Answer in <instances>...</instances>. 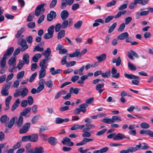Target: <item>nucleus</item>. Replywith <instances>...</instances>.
<instances>
[{
  "label": "nucleus",
  "mask_w": 153,
  "mask_h": 153,
  "mask_svg": "<svg viewBox=\"0 0 153 153\" xmlns=\"http://www.w3.org/2000/svg\"><path fill=\"white\" fill-rule=\"evenodd\" d=\"M57 3V0H52L51 2L49 7L51 8H54L56 5Z\"/></svg>",
  "instance_id": "6e6d98bb"
},
{
  "label": "nucleus",
  "mask_w": 153,
  "mask_h": 153,
  "mask_svg": "<svg viewBox=\"0 0 153 153\" xmlns=\"http://www.w3.org/2000/svg\"><path fill=\"white\" fill-rule=\"evenodd\" d=\"M45 5V3H43L37 6L35 12V14L36 16H38L40 15L41 11L42 9L44 7Z\"/></svg>",
  "instance_id": "6e6552de"
},
{
  "label": "nucleus",
  "mask_w": 153,
  "mask_h": 153,
  "mask_svg": "<svg viewBox=\"0 0 153 153\" xmlns=\"http://www.w3.org/2000/svg\"><path fill=\"white\" fill-rule=\"evenodd\" d=\"M15 121V117H13L10 119L8 124H7V123H5V126L6 127H7L9 128H12L14 124Z\"/></svg>",
  "instance_id": "dca6fc26"
},
{
  "label": "nucleus",
  "mask_w": 153,
  "mask_h": 153,
  "mask_svg": "<svg viewBox=\"0 0 153 153\" xmlns=\"http://www.w3.org/2000/svg\"><path fill=\"white\" fill-rule=\"evenodd\" d=\"M107 130L106 129L103 128L102 130L98 131L96 134L97 136H99L104 134Z\"/></svg>",
  "instance_id": "774afa93"
},
{
  "label": "nucleus",
  "mask_w": 153,
  "mask_h": 153,
  "mask_svg": "<svg viewBox=\"0 0 153 153\" xmlns=\"http://www.w3.org/2000/svg\"><path fill=\"white\" fill-rule=\"evenodd\" d=\"M137 1L138 4L145 5L148 3L149 0H137Z\"/></svg>",
  "instance_id": "4d7b16f0"
},
{
  "label": "nucleus",
  "mask_w": 153,
  "mask_h": 153,
  "mask_svg": "<svg viewBox=\"0 0 153 153\" xmlns=\"http://www.w3.org/2000/svg\"><path fill=\"white\" fill-rule=\"evenodd\" d=\"M128 66L130 70L131 71H135L136 70V67L130 62L128 63Z\"/></svg>",
  "instance_id": "13d9d810"
},
{
  "label": "nucleus",
  "mask_w": 153,
  "mask_h": 153,
  "mask_svg": "<svg viewBox=\"0 0 153 153\" xmlns=\"http://www.w3.org/2000/svg\"><path fill=\"white\" fill-rule=\"evenodd\" d=\"M48 140L49 143H55L57 142V139L54 137H50Z\"/></svg>",
  "instance_id": "72a5a7b5"
},
{
  "label": "nucleus",
  "mask_w": 153,
  "mask_h": 153,
  "mask_svg": "<svg viewBox=\"0 0 153 153\" xmlns=\"http://www.w3.org/2000/svg\"><path fill=\"white\" fill-rule=\"evenodd\" d=\"M14 49L13 47H10L4 54L3 56L6 57L7 56L10 55L13 52Z\"/></svg>",
  "instance_id": "a878e982"
},
{
  "label": "nucleus",
  "mask_w": 153,
  "mask_h": 153,
  "mask_svg": "<svg viewBox=\"0 0 153 153\" xmlns=\"http://www.w3.org/2000/svg\"><path fill=\"white\" fill-rule=\"evenodd\" d=\"M29 56L28 54L25 53L24 54L23 57V62H24L25 64H28L29 63Z\"/></svg>",
  "instance_id": "c85d7f7f"
},
{
  "label": "nucleus",
  "mask_w": 153,
  "mask_h": 153,
  "mask_svg": "<svg viewBox=\"0 0 153 153\" xmlns=\"http://www.w3.org/2000/svg\"><path fill=\"white\" fill-rule=\"evenodd\" d=\"M101 121L107 124L112 123L111 118H104L100 120Z\"/></svg>",
  "instance_id": "09e8293b"
},
{
  "label": "nucleus",
  "mask_w": 153,
  "mask_h": 153,
  "mask_svg": "<svg viewBox=\"0 0 153 153\" xmlns=\"http://www.w3.org/2000/svg\"><path fill=\"white\" fill-rule=\"evenodd\" d=\"M128 37V33L127 32H125L117 36V38L120 40H123L126 39Z\"/></svg>",
  "instance_id": "a211bd4d"
},
{
  "label": "nucleus",
  "mask_w": 153,
  "mask_h": 153,
  "mask_svg": "<svg viewBox=\"0 0 153 153\" xmlns=\"http://www.w3.org/2000/svg\"><path fill=\"white\" fill-rule=\"evenodd\" d=\"M117 25V24L116 22L114 23L109 28L108 30V33H110L112 32L116 27Z\"/></svg>",
  "instance_id": "c03bdc74"
},
{
  "label": "nucleus",
  "mask_w": 153,
  "mask_h": 153,
  "mask_svg": "<svg viewBox=\"0 0 153 153\" xmlns=\"http://www.w3.org/2000/svg\"><path fill=\"white\" fill-rule=\"evenodd\" d=\"M46 69L43 68H41L39 72V79H42L45 76L46 73Z\"/></svg>",
  "instance_id": "aec40b11"
},
{
  "label": "nucleus",
  "mask_w": 153,
  "mask_h": 153,
  "mask_svg": "<svg viewBox=\"0 0 153 153\" xmlns=\"http://www.w3.org/2000/svg\"><path fill=\"white\" fill-rule=\"evenodd\" d=\"M25 73V71H22L19 72L17 74L16 77L17 79H21L24 76Z\"/></svg>",
  "instance_id": "79ce46f5"
},
{
  "label": "nucleus",
  "mask_w": 153,
  "mask_h": 153,
  "mask_svg": "<svg viewBox=\"0 0 153 153\" xmlns=\"http://www.w3.org/2000/svg\"><path fill=\"white\" fill-rule=\"evenodd\" d=\"M51 51L50 48H48L44 52L42 53V54L45 56V58L48 59H50V58L49 56L51 53Z\"/></svg>",
  "instance_id": "393cba45"
},
{
  "label": "nucleus",
  "mask_w": 153,
  "mask_h": 153,
  "mask_svg": "<svg viewBox=\"0 0 153 153\" xmlns=\"http://www.w3.org/2000/svg\"><path fill=\"white\" fill-rule=\"evenodd\" d=\"M64 21L61 24L62 29H65L68 26H71L72 25L73 22L71 18H69L68 20H63Z\"/></svg>",
  "instance_id": "0eeeda50"
},
{
  "label": "nucleus",
  "mask_w": 153,
  "mask_h": 153,
  "mask_svg": "<svg viewBox=\"0 0 153 153\" xmlns=\"http://www.w3.org/2000/svg\"><path fill=\"white\" fill-rule=\"evenodd\" d=\"M99 23H101L102 24H104V21L101 19H96L94 21V23H93V26L94 27H96L98 26L99 25Z\"/></svg>",
  "instance_id": "bb28decb"
},
{
  "label": "nucleus",
  "mask_w": 153,
  "mask_h": 153,
  "mask_svg": "<svg viewBox=\"0 0 153 153\" xmlns=\"http://www.w3.org/2000/svg\"><path fill=\"white\" fill-rule=\"evenodd\" d=\"M42 55L41 54L37 53L34 55L33 57L32 60L34 62H37L39 59L41 58L42 57Z\"/></svg>",
  "instance_id": "cd10ccee"
},
{
  "label": "nucleus",
  "mask_w": 153,
  "mask_h": 153,
  "mask_svg": "<svg viewBox=\"0 0 153 153\" xmlns=\"http://www.w3.org/2000/svg\"><path fill=\"white\" fill-rule=\"evenodd\" d=\"M10 119L9 117L7 115H4L1 116L0 118V121L2 123H7Z\"/></svg>",
  "instance_id": "c756f323"
},
{
  "label": "nucleus",
  "mask_w": 153,
  "mask_h": 153,
  "mask_svg": "<svg viewBox=\"0 0 153 153\" xmlns=\"http://www.w3.org/2000/svg\"><path fill=\"white\" fill-rule=\"evenodd\" d=\"M126 138L125 135L122 133H119L114 135L113 137V139L116 140H121Z\"/></svg>",
  "instance_id": "f3484780"
},
{
  "label": "nucleus",
  "mask_w": 153,
  "mask_h": 153,
  "mask_svg": "<svg viewBox=\"0 0 153 153\" xmlns=\"http://www.w3.org/2000/svg\"><path fill=\"white\" fill-rule=\"evenodd\" d=\"M61 3L60 8L62 9H65L67 5H71L74 1V0H61Z\"/></svg>",
  "instance_id": "39448f33"
},
{
  "label": "nucleus",
  "mask_w": 153,
  "mask_h": 153,
  "mask_svg": "<svg viewBox=\"0 0 153 153\" xmlns=\"http://www.w3.org/2000/svg\"><path fill=\"white\" fill-rule=\"evenodd\" d=\"M16 57H12L10 58L8 61V63L10 65H11L13 67H15L16 65Z\"/></svg>",
  "instance_id": "4be33fe9"
},
{
  "label": "nucleus",
  "mask_w": 153,
  "mask_h": 153,
  "mask_svg": "<svg viewBox=\"0 0 153 153\" xmlns=\"http://www.w3.org/2000/svg\"><path fill=\"white\" fill-rule=\"evenodd\" d=\"M116 3V1L114 0L108 3L106 6L108 7H111L114 5Z\"/></svg>",
  "instance_id": "680f3d73"
},
{
  "label": "nucleus",
  "mask_w": 153,
  "mask_h": 153,
  "mask_svg": "<svg viewBox=\"0 0 153 153\" xmlns=\"http://www.w3.org/2000/svg\"><path fill=\"white\" fill-rule=\"evenodd\" d=\"M106 57V54L103 53L99 56H96V58L98 60V62L100 63L104 60Z\"/></svg>",
  "instance_id": "412c9836"
},
{
  "label": "nucleus",
  "mask_w": 153,
  "mask_h": 153,
  "mask_svg": "<svg viewBox=\"0 0 153 153\" xmlns=\"http://www.w3.org/2000/svg\"><path fill=\"white\" fill-rule=\"evenodd\" d=\"M82 23V20L78 21L77 22L76 24H74V27L76 28L79 29L81 27Z\"/></svg>",
  "instance_id": "49530a36"
},
{
  "label": "nucleus",
  "mask_w": 153,
  "mask_h": 153,
  "mask_svg": "<svg viewBox=\"0 0 153 153\" xmlns=\"http://www.w3.org/2000/svg\"><path fill=\"white\" fill-rule=\"evenodd\" d=\"M27 103L30 105H32L34 102L33 99V97L31 96H29L27 98Z\"/></svg>",
  "instance_id": "603ef678"
},
{
  "label": "nucleus",
  "mask_w": 153,
  "mask_h": 153,
  "mask_svg": "<svg viewBox=\"0 0 153 153\" xmlns=\"http://www.w3.org/2000/svg\"><path fill=\"white\" fill-rule=\"evenodd\" d=\"M112 62L113 63H116V65L117 66H119L121 62V59L120 56H119L116 59V58H114L112 60Z\"/></svg>",
  "instance_id": "473e14b6"
},
{
  "label": "nucleus",
  "mask_w": 153,
  "mask_h": 153,
  "mask_svg": "<svg viewBox=\"0 0 153 153\" xmlns=\"http://www.w3.org/2000/svg\"><path fill=\"white\" fill-rule=\"evenodd\" d=\"M81 111H82L83 113L85 112V110H81L79 108L76 109L74 111V114L77 115L79 114Z\"/></svg>",
  "instance_id": "864d4df0"
},
{
  "label": "nucleus",
  "mask_w": 153,
  "mask_h": 153,
  "mask_svg": "<svg viewBox=\"0 0 153 153\" xmlns=\"http://www.w3.org/2000/svg\"><path fill=\"white\" fill-rule=\"evenodd\" d=\"M70 92L71 93H74L75 94H77L79 92V89L78 88H74L73 87H71L70 88Z\"/></svg>",
  "instance_id": "58836bf2"
},
{
  "label": "nucleus",
  "mask_w": 153,
  "mask_h": 153,
  "mask_svg": "<svg viewBox=\"0 0 153 153\" xmlns=\"http://www.w3.org/2000/svg\"><path fill=\"white\" fill-rule=\"evenodd\" d=\"M55 31L56 32H58L60 31L61 29H62L61 24V23H58L56 24L54 27Z\"/></svg>",
  "instance_id": "a18cd8bd"
},
{
  "label": "nucleus",
  "mask_w": 153,
  "mask_h": 153,
  "mask_svg": "<svg viewBox=\"0 0 153 153\" xmlns=\"http://www.w3.org/2000/svg\"><path fill=\"white\" fill-rule=\"evenodd\" d=\"M114 18V16H107L105 19L104 23H108L110 22Z\"/></svg>",
  "instance_id": "4c0bfd02"
},
{
  "label": "nucleus",
  "mask_w": 153,
  "mask_h": 153,
  "mask_svg": "<svg viewBox=\"0 0 153 153\" xmlns=\"http://www.w3.org/2000/svg\"><path fill=\"white\" fill-rule=\"evenodd\" d=\"M56 16V13L53 11H51L50 13L48 14L47 20L48 21H51L54 19Z\"/></svg>",
  "instance_id": "9d476101"
},
{
  "label": "nucleus",
  "mask_w": 153,
  "mask_h": 153,
  "mask_svg": "<svg viewBox=\"0 0 153 153\" xmlns=\"http://www.w3.org/2000/svg\"><path fill=\"white\" fill-rule=\"evenodd\" d=\"M141 127L145 129H148L150 127V125L149 124L146 122H143L140 124Z\"/></svg>",
  "instance_id": "a19ab883"
},
{
  "label": "nucleus",
  "mask_w": 153,
  "mask_h": 153,
  "mask_svg": "<svg viewBox=\"0 0 153 153\" xmlns=\"http://www.w3.org/2000/svg\"><path fill=\"white\" fill-rule=\"evenodd\" d=\"M141 147V144L136 145L135 147H130L126 150H123L120 151V153H129V152H133L139 150Z\"/></svg>",
  "instance_id": "f03ea898"
},
{
  "label": "nucleus",
  "mask_w": 153,
  "mask_h": 153,
  "mask_svg": "<svg viewBox=\"0 0 153 153\" xmlns=\"http://www.w3.org/2000/svg\"><path fill=\"white\" fill-rule=\"evenodd\" d=\"M53 36V34L48 32L44 35V38L45 39H48L51 38Z\"/></svg>",
  "instance_id": "5fc2aeb1"
},
{
  "label": "nucleus",
  "mask_w": 153,
  "mask_h": 153,
  "mask_svg": "<svg viewBox=\"0 0 153 153\" xmlns=\"http://www.w3.org/2000/svg\"><path fill=\"white\" fill-rule=\"evenodd\" d=\"M28 92V89L25 88L23 89L22 91H19L14 94V97H16L21 96L22 98H24L27 95Z\"/></svg>",
  "instance_id": "7ed1b4c3"
},
{
  "label": "nucleus",
  "mask_w": 153,
  "mask_h": 153,
  "mask_svg": "<svg viewBox=\"0 0 153 153\" xmlns=\"http://www.w3.org/2000/svg\"><path fill=\"white\" fill-rule=\"evenodd\" d=\"M111 118L112 123H114L115 121H122L121 117L117 115L113 116Z\"/></svg>",
  "instance_id": "2f4dec72"
},
{
  "label": "nucleus",
  "mask_w": 153,
  "mask_h": 153,
  "mask_svg": "<svg viewBox=\"0 0 153 153\" xmlns=\"http://www.w3.org/2000/svg\"><path fill=\"white\" fill-rule=\"evenodd\" d=\"M20 45L22 47L21 48V50L22 51H25L28 48V46L26 42L24 39H22V40L20 43Z\"/></svg>",
  "instance_id": "1a4fd4ad"
},
{
  "label": "nucleus",
  "mask_w": 153,
  "mask_h": 153,
  "mask_svg": "<svg viewBox=\"0 0 153 153\" xmlns=\"http://www.w3.org/2000/svg\"><path fill=\"white\" fill-rule=\"evenodd\" d=\"M124 76L128 79H133L131 82L132 84H133L138 85L140 81L137 80H140V77L139 76L134 75L132 74H129L126 73H125L124 74Z\"/></svg>",
  "instance_id": "f257e3e1"
},
{
  "label": "nucleus",
  "mask_w": 153,
  "mask_h": 153,
  "mask_svg": "<svg viewBox=\"0 0 153 153\" xmlns=\"http://www.w3.org/2000/svg\"><path fill=\"white\" fill-rule=\"evenodd\" d=\"M65 34V31L64 30H62L60 31L58 34L57 38L58 39H60L64 37Z\"/></svg>",
  "instance_id": "7c9ffc66"
},
{
  "label": "nucleus",
  "mask_w": 153,
  "mask_h": 153,
  "mask_svg": "<svg viewBox=\"0 0 153 153\" xmlns=\"http://www.w3.org/2000/svg\"><path fill=\"white\" fill-rule=\"evenodd\" d=\"M12 84L11 82H10L7 83V84H6L4 85L3 87L2 88V89H4L5 90L8 91V90L9 89L10 85Z\"/></svg>",
  "instance_id": "bf43d9fd"
},
{
  "label": "nucleus",
  "mask_w": 153,
  "mask_h": 153,
  "mask_svg": "<svg viewBox=\"0 0 153 153\" xmlns=\"http://www.w3.org/2000/svg\"><path fill=\"white\" fill-rule=\"evenodd\" d=\"M94 140V139L84 138H83L81 142L80 143H86L91 142Z\"/></svg>",
  "instance_id": "ea45409f"
},
{
  "label": "nucleus",
  "mask_w": 153,
  "mask_h": 153,
  "mask_svg": "<svg viewBox=\"0 0 153 153\" xmlns=\"http://www.w3.org/2000/svg\"><path fill=\"white\" fill-rule=\"evenodd\" d=\"M125 25L126 24L124 23H123L121 24L120 25L119 28L118 29V31L120 32L122 31L126 27Z\"/></svg>",
  "instance_id": "69168bd1"
},
{
  "label": "nucleus",
  "mask_w": 153,
  "mask_h": 153,
  "mask_svg": "<svg viewBox=\"0 0 153 153\" xmlns=\"http://www.w3.org/2000/svg\"><path fill=\"white\" fill-rule=\"evenodd\" d=\"M40 117V115H38L34 116L32 119L31 122L33 123H36L39 119Z\"/></svg>",
  "instance_id": "37998d69"
},
{
  "label": "nucleus",
  "mask_w": 153,
  "mask_h": 153,
  "mask_svg": "<svg viewBox=\"0 0 153 153\" xmlns=\"http://www.w3.org/2000/svg\"><path fill=\"white\" fill-rule=\"evenodd\" d=\"M132 55L136 58L138 57L137 54L133 50H131L130 51L128 52V56L131 60H133L134 59V58Z\"/></svg>",
  "instance_id": "9b49d317"
},
{
  "label": "nucleus",
  "mask_w": 153,
  "mask_h": 153,
  "mask_svg": "<svg viewBox=\"0 0 153 153\" xmlns=\"http://www.w3.org/2000/svg\"><path fill=\"white\" fill-rule=\"evenodd\" d=\"M27 26L28 28L33 29L35 27V22H30L27 24Z\"/></svg>",
  "instance_id": "0e129e2a"
},
{
  "label": "nucleus",
  "mask_w": 153,
  "mask_h": 153,
  "mask_svg": "<svg viewBox=\"0 0 153 153\" xmlns=\"http://www.w3.org/2000/svg\"><path fill=\"white\" fill-rule=\"evenodd\" d=\"M49 60L47 58H45V59H42L40 62L39 64V65L40 67H41V68H43L45 69H47V66H44V65L48 63L49 62Z\"/></svg>",
  "instance_id": "ddd939ff"
},
{
  "label": "nucleus",
  "mask_w": 153,
  "mask_h": 153,
  "mask_svg": "<svg viewBox=\"0 0 153 153\" xmlns=\"http://www.w3.org/2000/svg\"><path fill=\"white\" fill-rule=\"evenodd\" d=\"M24 31L25 28L24 27L21 28L17 32L16 35V38L19 37Z\"/></svg>",
  "instance_id": "f704fd0d"
},
{
  "label": "nucleus",
  "mask_w": 153,
  "mask_h": 153,
  "mask_svg": "<svg viewBox=\"0 0 153 153\" xmlns=\"http://www.w3.org/2000/svg\"><path fill=\"white\" fill-rule=\"evenodd\" d=\"M69 15L68 11L66 10H62L61 13V17L62 20H65L67 18Z\"/></svg>",
  "instance_id": "f8f14e48"
},
{
  "label": "nucleus",
  "mask_w": 153,
  "mask_h": 153,
  "mask_svg": "<svg viewBox=\"0 0 153 153\" xmlns=\"http://www.w3.org/2000/svg\"><path fill=\"white\" fill-rule=\"evenodd\" d=\"M37 75V73L35 72L30 77L29 81L30 82H32L34 79Z\"/></svg>",
  "instance_id": "e2e57ef3"
},
{
  "label": "nucleus",
  "mask_w": 153,
  "mask_h": 153,
  "mask_svg": "<svg viewBox=\"0 0 153 153\" xmlns=\"http://www.w3.org/2000/svg\"><path fill=\"white\" fill-rule=\"evenodd\" d=\"M31 124L30 123H25L20 128L19 132L20 133H25L28 131L30 127Z\"/></svg>",
  "instance_id": "423d86ee"
},
{
  "label": "nucleus",
  "mask_w": 153,
  "mask_h": 153,
  "mask_svg": "<svg viewBox=\"0 0 153 153\" xmlns=\"http://www.w3.org/2000/svg\"><path fill=\"white\" fill-rule=\"evenodd\" d=\"M45 84L48 88H52L53 86V82L51 79L45 82Z\"/></svg>",
  "instance_id": "c9c22d12"
},
{
  "label": "nucleus",
  "mask_w": 153,
  "mask_h": 153,
  "mask_svg": "<svg viewBox=\"0 0 153 153\" xmlns=\"http://www.w3.org/2000/svg\"><path fill=\"white\" fill-rule=\"evenodd\" d=\"M6 57L3 56V58L1 61V68L5 66L6 65Z\"/></svg>",
  "instance_id": "3c124183"
},
{
  "label": "nucleus",
  "mask_w": 153,
  "mask_h": 153,
  "mask_svg": "<svg viewBox=\"0 0 153 153\" xmlns=\"http://www.w3.org/2000/svg\"><path fill=\"white\" fill-rule=\"evenodd\" d=\"M23 117L19 116L18 120L16 122V125L19 128L21 127L23 123Z\"/></svg>",
  "instance_id": "6ab92c4d"
},
{
  "label": "nucleus",
  "mask_w": 153,
  "mask_h": 153,
  "mask_svg": "<svg viewBox=\"0 0 153 153\" xmlns=\"http://www.w3.org/2000/svg\"><path fill=\"white\" fill-rule=\"evenodd\" d=\"M30 141L33 142H36L38 140V135L36 134H31L30 135Z\"/></svg>",
  "instance_id": "2eb2a0df"
},
{
  "label": "nucleus",
  "mask_w": 153,
  "mask_h": 153,
  "mask_svg": "<svg viewBox=\"0 0 153 153\" xmlns=\"http://www.w3.org/2000/svg\"><path fill=\"white\" fill-rule=\"evenodd\" d=\"M43 50V48L40 47H39V44H38L34 48L33 51L34 52H35L36 51H42Z\"/></svg>",
  "instance_id": "8fccbe9b"
},
{
  "label": "nucleus",
  "mask_w": 153,
  "mask_h": 153,
  "mask_svg": "<svg viewBox=\"0 0 153 153\" xmlns=\"http://www.w3.org/2000/svg\"><path fill=\"white\" fill-rule=\"evenodd\" d=\"M110 73L111 71L110 70H109L108 71H107L105 73H102V72L101 75L104 78H108L110 76Z\"/></svg>",
  "instance_id": "e433bc0d"
},
{
  "label": "nucleus",
  "mask_w": 153,
  "mask_h": 153,
  "mask_svg": "<svg viewBox=\"0 0 153 153\" xmlns=\"http://www.w3.org/2000/svg\"><path fill=\"white\" fill-rule=\"evenodd\" d=\"M43 152L44 149L42 147L32 149L27 148V153H43Z\"/></svg>",
  "instance_id": "20e7f679"
},
{
  "label": "nucleus",
  "mask_w": 153,
  "mask_h": 153,
  "mask_svg": "<svg viewBox=\"0 0 153 153\" xmlns=\"http://www.w3.org/2000/svg\"><path fill=\"white\" fill-rule=\"evenodd\" d=\"M138 3L137 0H134L133 3L130 4L129 6V8L130 9H132L135 7L137 6V4Z\"/></svg>",
  "instance_id": "de8ad7c7"
},
{
  "label": "nucleus",
  "mask_w": 153,
  "mask_h": 153,
  "mask_svg": "<svg viewBox=\"0 0 153 153\" xmlns=\"http://www.w3.org/2000/svg\"><path fill=\"white\" fill-rule=\"evenodd\" d=\"M39 136L41 139L45 140H47L48 139V136L47 134L40 133Z\"/></svg>",
  "instance_id": "338daca9"
},
{
  "label": "nucleus",
  "mask_w": 153,
  "mask_h": 153,
  "mask_svg": "<svg viewBox=\"0 0 153 153\" xmlns=\"http://www.w3.org/2000/svg\"><path fill=\"white\" fill-rule=\"evenodd\" d=\"M112 77L115 79H118L120 77V73H117V70L114 68H112L111 70Z\"/></svg>",
  "instance_id": "4468645a"
},
{
  "label": "nucleus",
  "mask_w": 153,
  "mask_h": 153,
  "mask_svg": "<svg viewBox=\"0 0 153 153\" xmlns=\"http://www.w3.org/2000/svg\"><path fill=\"white\" fill-rule=\"evenodd\" d=\"M71 139L67 137H65L63 140L62 141V143H66L69 142L70 143H74L72 142H71Z\"/></svg>",
  "instance_id": "052dcab7"
},
{
  "label": "nucleus",
  "mask_w": 153,
  "mask_h": 153,
  "mask_svg": "<svg viewBox=\"0 0 153 153\" xmlns=\"http://www.w3.org/2000/svg\"><path fill=\"white\" fill-rule=\"evenodd\" d=\"M62 71V70L60 69H57L55 70V68L52 67L50 69V72H51V74L52 75H55L58 74H59Z\"/></svg>",
  "instance_id": "b1692460"
},
{
  "label": "nucleus",
  "mask_w": 153,
  "mask_h": 153,
  "mask_svg": "<svg viewBox=\"0 0 153 153\" xmlns=\"http://www.w3.org/2000/svg\"><path fill=\"white\" fill-rule=\"evenodd\" d=\"M69 56L71 57H78L79 56H81V52L79 51V50L77 49L73 53L70 54L69 55Z\"/></svg>",
  "instance_id": "5701e85b"
}]
</instances>
